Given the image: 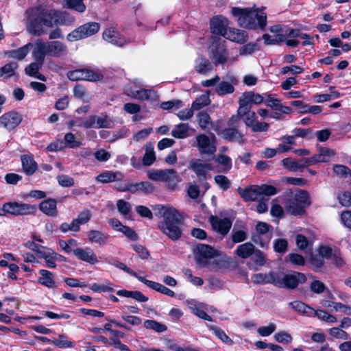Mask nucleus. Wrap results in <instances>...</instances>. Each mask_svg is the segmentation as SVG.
Segmentation results:
<instances>
[{
  "label": "nucleus",
  "mask_w": 351,
  "mask_h": 351,
  "mask_svg": "<svg viewBox=\"0 0 351 351\" xmlns=\"http://www.w3.org/2000/svg\"><path fill=\"white\" fill-rule=\"evenodd\" d=\"M27 29L34 36H42L47 33V29L58 25H71L75 19L69 14L55 9L37 8L31 10Z\"/></svg>",
  "instance_id": "nucleus-1"
},
{
  "label": "nucleus",
  "mask_w": 351,
  "mask_h": 351,
  "mask_svg": "<svg viewBox=\"0 0 351 351\" xmlns=\"http://www.w3.org/2000/svg\"><path fill=\"white\" fill-rule=\"evenodd\" d=\"M265 8H232V14L237 18L239 25L247 29L265 30L267 26V14Z\"/></svg>",
  "instance_id": "nucleus-2"
},
{
  "label": "nucleus",
  "mask_w": 351,
  "mask_h": 351,
  "mask_svg": "<svg viewBox=\"0 0 351 351\" xmlns=\"http://www.w3.org/2000/svg\"><path fill=\"white\" fill-rule=\"evenodd\" d=\"M160 213L163 221L158 225L160 230L169 239L176 241L181 237L179 226L182 223V216L178 210L170 206H162Z\"/></svg>",
  "instance_id": "nucleus-3"
},
{
  "label": "nucleus",
  "mask_w": 351,
  "mask_h": 351,
  "mask_svg": "<svg viewBox=\"0 0 351 351\" xmlns=\"http://www.w3.org/2000/svg\"><path fill=\"white\" fill-rule=\"evenodd\" d=\"M285 195L287 197L283 202L285 209L291 215H303L306 208L311 204L309 193L304 190H289L285 193Z\"/></svg>",
  "instance_id": "nucleus-4"
},
{
  "label": "nucleus",
  "mask_w": 351,
  "mask_h": 351,
  "mask_svg": "<svg viewBox=\"0 0 351 351\" xmlns=\"http://www.w3.org/2000/svg\"><path fill=\"white\" fill-rule=\"evenodd\" d=\"M219 255V252L210 245L199 244L196 246L195 260L201 267H208L209 269L219 268L218 265L212 261Z\"/></svg>",
  "instance_id": "nucleus-5"
},
{
  "label": "nucleus",
  "mask_w": 351,
  "mask_h": 351,
  "mask_svg": "<svg viewBox=\"0 0 351 351\" xmlns=\"http://www.w3.org/2000/svg\"><path fill=\"white\" fill-rule=\"evenodd\" d=\"M237 112L246 127L253 132H266L269 130V125L267 122L258 121L256 112L251 108L239 107Z\"/></svg>",
  "instance_id": "nucleus-6"
},
{
  "label": "nucleus",
  "mask_w": 351,
  "mask_h": 351,
  "mask_svg": "<svg viewBox=\"0 0 351 351\" xmlns=\"http://www.w3.org/2000/svg\"><path fill=\"white\" fill-rule=\"evenodd\" d=\"M36 212L35 205L18 202H7L3 204V217L7 215L12 216H24L34 215Z\"/></svg>",
  "instance_id": "nucleus-7"
},
{
  "label": "nucleus",
  "mask_w": 351,
  "mask_h": 351,
  "mask_svg": "<svg viewBox=\"0 0 351 351\" xmlns=\"http://www.w3.org/2000/svg\"><path fill=\"white\" fill-rule=\"evenodd\" d=\"M306 280L305 275L300 272L291 271L287 274L277 272L276 286L280 288L293 289L299 285L304 283Z\"/></svg>",
  "instance_id": "nucleus-8"
},
{
  "label": "nucleus",
  "mask_w": 351,
  "mask_h": 351,
  "mask_svg": "<svg viewBox=\"0 0 351 351\" xmlns=\"http://www.w3.org/2000/svg\"><path fill=\"white\" fill-rule=\"evenodd\" d=\"M134 85L128 86L125 88L126 94L138 100L156 101L158 99L157 93L152 89L141 87L143 84L137 80L134 81Z\"/></svg>",
  "instance_id": "nucleus-9"
},
{
  "label": "nucleus",
  "mask_w": 351,
  "mask_h": 351,
  "mask_svg": "<svg viewBox=\"0 0 351 351\" xmlns=\"http://www.w3.org/2000/svg\"><path fill=\"white\" fill-rule=\"evenodd\" d=\"M100 25L96 22L85 23L70 32L66 39L70 42L79 40L91 36L99 32Z\"/></svg>",
  "instance_id": "nucleus-10"
},
{
  "label": "nucleus",
  "mask_w": 351,
  "mask_h": 351,
  "mask_svg": "<svg viewBox=\"0 0 351 351\" xmlns=\"http://www.w3.org/2000/svg\"><path fill=\"white\" fill-rule=\"evenodd\" d=\"M228 51L225 45V41L218 40L214 41L209 47V58L215 65L222 64L228 60Z\"/></svg>",
  "instance_id": "nucleus-11"
},
{
  "label": "nucleus",
  "mask_w": 351,
  "mask_h": 351,
  "mask_svg": "<svg viewBox=\"0 0 351 351\" xmlns=\"http://www.w3.org/2000/svg\"><path fill=\"white\" fill-rule=\"evenodd\" d=\"M271 34H265L263 35V39L266 45H278L285 42L286 40V33L282 26L279 25H272L269 28Z\"/></svg>",
  "instance_id": "nucleus-12"
},
{
  "label": "nucleus",
  "mask_w": 351,
  "mask_h": 351,
  "mask_svg": "<svg viewBox=\"0 0 351 351\" xmlns=\"http://www.w3.org/2000/svg\"><path fill=\"white\" fill-rule=\"evenodd\" d=\"M22 115L16 111H10L0 117V128L8 130L15 129L22 121Z\"/></svg>",
  "instance_id": "nucleus-13"
},
{
  "label": "nucleus",
  "mask_w": 351,
  "mask_h": 351,
  "mask_svg": "<svg viewBox=\"0 0 351 351\" xmlns=\"http://www.w3.org/2000/svg\"><path fill=\"white\" fill-rule=\"evenodd\" d=\"M264 101V95L253 91L245 92L239 99V107L251 108L252 104L259 105Z\"/></svg>",
  "instance_id": "nucleus-14"
},
{
  "label": "nucleus",
  "mask_w": 351,
  "mask_h": 351,
  "mask_svg": "<svg viewBox=\"0 0 351 351\" xmlns=\"http://www.w3.org/2000/svg\"><path fill=\"white\" fill-rule=\"evenodd\" d=\"M210 25L213 34H219L223 37L229 29V21L224 16H215L210 19Z\"/></svg>",
  "instance_id": "nucleus-15"
},
{
  "label": "nucleus",
  "mask_w": 351,
  "mask_h": 351,
  "mask_svg": "<svg viewBox=\"0 0 351 351\" xmlns=\"http://www.w3.org/2000/svg\"><path fill=\"white\" fill-rule=\"evenodd\" d=\"M47 56L52 57L64 56L68 53V48L60 41L54 40L45 43Z\"/></svg>",
  "instance_id": "nucleus-16"
},
{
  "label": "nucleus",
  "mask_w": 351,
  "mask_h": 351,
  "mask_svg": "<svg viewBox=\"0 0 351 351\" xmlns=\"http://www.w3.org/2000/svg\"><path fill=\"white\" fill-rule=\"evenodd\" d=\"M210 222L213 230L223 236L229 232L232 227V221L228 218L221 219L216 216H211Z\"/></svg>",
  "instance_id": "nucleus-17"
},
{
  "label": "nucleus",
  "mask_w": 351,
  "mask_h": 351,
  "mask_svg": "<svg viewBox=\"0 0 351 351\" xmlns=\"http://www.w3.org/2000/svg\"><path fill=\"white\" fill-rule=\"evenodd\" d=\"M189 168L199 178L206 179L209 171L213 170V167L209 163L202 162L199 159H193L189 162Z\"/></svg>",
  "instance_id": "nucleus-18"
},
{
  "label": "nucleus",
  "mask_w": 351,
  "mask_h": 351,
  "mask_svg": "<svg viewBox=\"0 0 351 351\" xmlns=\"http://www.w3.org/2000/svg\"><path fill=\"white\" fill-rule=\"evenodd\" d=\"M198 150L202 154H213L216 151V147L210 139L204 134L196 136Z\"/></svg>",
  "instance_id": "nucleus-19"
},
{
  "label": "nucleus",
  "mask_w": 351,
  "mask_h": 351,
  "mask_svg": "<svg viewBox=\"0 0 351 351\" xmlns=\"http://www.w3.org/2000/svg\"><path fill=\"white\" fill-rule=\"evenodd\" d=\"M219 135L228 141L236 142L241 145L244 144L246 141L244 135L235 128L223 129Z\"/></svg>",
  "instance_id": "nucleus-20"
},
{
  "label": "nucleus",
  "mask_w": 351,
  "mask_h": 351,
  "mask_svg": "<svg viewBox=\"0 0 351 351\" xmlns=\"http://www.w3.org/2000/svg\"><path fill=\"white\" fill-rule=\"evenodd\" d=\"M73 255L79 260L86 262L89 264H96L98 263V259L93 252L90 247L85 248H76L73 251Z\"/></svg>",
  "instance_id": "nucleus-21"
},
{
  "label": "nucleus",
  "mask_w": 351,
  "mask_h": 351,
  "mask_svg": "<svg viewBox=\"0 0 351 351\" xmlns=\"http://www.w3.org/2000/svg\"><path fill=\"white\" fill-rule=\"evenodd\" d=\"M103 38L112 45L121 47L130 42V40L123 37L118 32L113 29H108L104 32Z\"/></svg>",
  "instance_id": "nucleus-22"
},
{
  "label": "nucleus",
  "mask_w": 351,
  "mask_h": 351,
  "mask_svg": "<svg viewBox=\"0 0 351 351\" xmlns=\"http://www.w3.org/2000/svg\"><path fill=\"white\" fill-rule=\"evenodd\" d=\"M223 37L239 44L244 43L248 39V35L246 32L231 27H229Z\"/></svg>",
  "instance_id": "nucleus-23"
},
{
  "label": "nucleus",
  "mask_w": 351,
  "mask_h": 351,
  "mask_svg": "<svg viewBox=\"0 0 351 351\" xmlns=\"http://www.w3.org/2000/svg\"><path fill=\"white\" fill-rule=\"evenodd\" d=\"M277 272L271 271L269 274H256L252 276V281L256 285L272 284L276 285Z\"/></svg>",
  "instance_id": "nucleus-24"
},
{
  "label": "nucleus",
  "mask_w": 351,
  "mask_h": 351,
  "mask_svg": "<svg viewBox=\"0 0 351 351\" xmlns=\"http://www.w3.org/2000/svg\"><path fill=\"white\" fill-rule=\"evenodd\" d=\"M19 64L17 62H10L0 67V78L3 80H9L18 75L17 70Z\"/></svg>",
  "instance_id": "nucleus-25"
},
{
  "label": "nucleus",
  "mask_w": 351,
  "mask_h": 351,
  "mask_svg": "<svg viewBox=\"0 0 351 351\" xmlns=\"http://www.w3.org/2000/svg\"><path fill=\"white\" fill-rule=\"evenodd\" d=\"M237 82L235 77L232 76L230 78V82H221L218 83L215 88V92L218 95L223 96L228 94H232L234 91V85Z\"/></svg>",
  "instance_id": "nucleus-26"
},
{
  "label": "nucleus",
  "mask_w": 351,
  "mask_h": 351,
  "mask_svg": "<svg viewBox=\"0 0 351 351\" xmlns=\"http://www.w3.org/2000/svg\"><path fill=\"white\" fill-rule=\"evenodd\" d=\"M238 192L247 201H255L261 199L260 188L258 185H252L246 189L239 188Z\"/></svg>",
  "instance_id": "nucleus-27"
},
{
  "label": "nucleus",
  "mask_w": 351,
  "mask_h": 351,
  "mask_svg": "<svg viewBox=\"0 0 351 351\" xmlns=\"http://www.w3.org/2000/svg\"><path fill=\"white\" fill-rule=\"evenodd\" d=\"M40 210L49 217L58 215L57 202L53 199H47L42 201L39 204Z\"/></svg>",
  "instance_id": "nucleus-28"
},
{
  "label": "nucleus",
  "mask_w": 351,
  "mask_h": 351,
  "mask_svg": "<svg viewBox=\"0 0 351 351\" xmlns=\"http://www.w3.org/2000/svg\"><path fill=\"white\" fill-rule=\"evenodd\" d=\"M40 277L38 282L49 289H54L57 287V284L54 279V275L52 272L46 269L39 270Z\"/></svg>",
  "instance_id": "nucleus-29"
},
{
  "label": "nucleus",
  "mask_w": 351,
  "mask_h": 351,
  "mask_svg": "<svg viewBox=\"0 0 351 351\" xmlns=\"http://www.w3.org/2000/svg\"><path fill=\"white\" fill-rule=\"evenodd\" d=\"M181 181L177 171L173 169H163L162 182H167L169 186L174 190L177 184Z\"/></svg>",
  "instance_id": "nucleus-30"
},
{
  "label": "nucleus",
  "mask_w": 351,
  "mask_h": 351,
  "mask_svg": "<svg viewBox=\"0 0 351 351\" xmlns=\"http://www.w3.org/2000/svg\"><path fill=\"white\" fill-rule=\"evenodd\" d=\"M123 178L120 171H106L96 177V180L101 183H109L121 180Z\"/></svg>",
  "instance_id": "nucleus-31"
},
{
  "label": "nucleus",
  "mask_w": 351,
  "mask_h": 351,
  "mask_svg": "<svg viewBox=\"0 0 351 351\" xmlns=\"http://www.w3.org/2000/svg\"><path fill=\"white\" fill-rule=\"evenodd\" d=\"M139 281L146 285L147 287L152 288L154 290H156L162 294L166 295L173 297L175 295L174 291L171 290L170 289L166 287L160 283L156 282L152 280H146L144 277L139 278Z\"/></svg>",
  "instance_id": "nucleus-32"
},
{
  "label": "nucleus",
  "mask_w": 351,
  "mask_h": 351,
  "mask_svg": "<svg viewBox=\"0 0 351 351\" xmlns=\"http://www.w3.org/2000/svg\"><path fill=\"white\" fill-rule=\"evenodd\" d=\"M235 254L241 258H247L255 253V246L250 242H246L237 247Z\"/></svg>",
  "instance_id": "nucleus-33"
},
{
  "label": "nucleus",
  "mask_w": 351,
  "mask_h": 351,
  "mask_svg": "<svg viewBox=\"0 0 351 351\" xmlns=\"http://www.w3.org/2000/svg\"><path fill=\"white\" fill-rule=\"evenodd\" d=\"M154 191V186L149 182L129 184V191L132 193L142 192L145 194H149L152 193Z\"/></svg>",
  "instance_id": "nucleus-34"
},
{
  "label": "nucleus",
  "mask_w": 351,
  "mask_h": 351,
  "mask_svg": "<svg viewBox=\"0 0 351 351\" xmlns=\"http://www.w3.org/2000/svg\"><path fill=\"white\" fill-rule=\"evenodd\" d=\"M22 167L27 175H32L37 169V164L32 155L21 156Z\"/></svg>",
  "instance_id": "nucleus-35"
},
{
  "label": "nucleus",
  "mask_w": 351,
  "mask_h": 351,
  "mask_svg": "<svg viewBox=\"0 0 351 351\" xmlns=\"http://www.w3.org/2000/svg\"><path fill=\"white\" fill-rule=\"evenodd\" d=\"M46 47L45 42L41 40H37L35 43V47L33 50L32 54L36 62L43 64L45 56L47 55L46 52Z\"/></svg>",
  "instance_id": "nucleus-36"
},
{
  "label": "nucleus",
  "mask_w": 351,
  "mask_h": 351,
  "mask_svg": "<svg viewBox=\"0 0 351 351\" xmlns=\"http://www.w3.org/2000/svg\"><path fill=\"white\" fill-rule=\"evenodd\" d=\"M195 69L198 73L206 75L212 71L213 66L208 59L199 56L195 60Z\"/></svg>",
  "instance_id": "nucleus-37"
},
{
  "label": "nucleus",
  "mask_w": 351,
  "mask_h": 351,
  "mask_svg": "<svg viewBox=\"0 0 351 351\" xmlns=\"http://www.w3.org/2000/svg\"><path fill=\"white\" fill-rule=\"evenodd\" d=\"M43 64L34 62L29 64L25 69V73L31 77H34L41 81L45 82L46 77L44 75L39 73Z\"/></svg>",
  "instance_id": "nucleus-38"
},
{
  "label": "nucleus",
  "mask_w": 351,
  "mask_h": 351,
  "mask_svg": "<svg viewBox=\"0 0 351 351\" xmlns=\"http://www.w3.org/2000/svg\"><path fill=\"white\" fill-rule=\"evenodd\" d=\"M31 47L32 44L28 43L17 49L7 51L5 54L9 58L21 60L27 55Z\"/></svg>",
  "instance_id": "nucleus-39"
},
{
  "label": "nucleus",
  "mask_w": 351,
  "mask_h": 351,
  "mask_svg": "<svg viewBox=\"0 0 351 351\" xmlns=\"http://www.w3.org/2000/svg\"><path fill=\"white\" fill-rule=\"evenodd\" d=\"M289 305L297 312L308 317H312L313 308L302 302L296 300L290 302Z\"/></svg>",
  "instance_id": "nucleus-40"
},
{
  "label": "nucleus",
  "mask_w": 351,
  "mask_h": 351,
  "mask_svg": "<svg viewBox=\"0 0 351 351\" xmlns=\"http://www.w3.org/2000/svg\"><path fill=\"white\" fill-rule=\"evenodd\" d=\"M171 136L176 138H186L189 136V125L180 123L175 126L171 131Z\"/></svg>",
  "instance_id": "nucleus-41"
},
{
  "label": "nucleus",
  "mask_w": 351,
  "mask_h": 351,
  "mask_svg": "<svg viewBox=\"0 0 351 351\" xmlns=\"http://www.w3.org/2000/svg\"><path fill=\"white\" fill-rule=\"evenodd\" d=\"M318 253L320 257L312 258V263L319 267L324 264V258H328L332 256V249L328 246H321L318 250Z\"/></svg>",
  "instance_id": "nucleus-42"
},
{
  "label": "nucleus",
  "mask_w": 351,
  "mask_h": 351,
  "mask_svg": "<svg viewBox=\"0 0 351 351\" xmlns=\"http://www.w3.org/2000/svg\"><path fill=\"white\" fill-rule=\"evenodd\" d=\"M73 94L75 97L82 100L84 103L90 102L92 99V95L83 86L77 85L73 88Z\"/></svg>",
  "instance_id": "nucleus-43"
},
{
  "label": "nucleus",
  "mask_w": 351,
  "mask_h": 351,
  "mask_svg": "<svg viewBox=\"0 0 351 351\" xmlns=\"http://www.w3.org/2000/svg\"><path fill=\"white\" fill-rule=\"evenodd\" d=\"M191 310L193 314H195L198 317L207 320L212 321V318L210 315H208L206 312V305L201 303H197L194 305L191 306Z\"/></svg>",
  "instance_id": "nucleus-44"
},
{
  "label": "nucleus",
  "mask_w": 351,
  "mask_h": 351,
  "mask_svg": "<svg viewBox=\"0 0 351 351\" xmlns=\"http://www.w3.org/2000/svg\"><path fill=\"white\" fill-rule=\"evenodd\" d=\"M88 237L91 243L104 245L106 243L108 236L98 230H90L88 233Z\"/></svg>",
  "instance_id": "nucleus-45"
},
{
  "label": "nucleus",
  "mask_w": 351,
  "mask_h": 351,
  "mask_svg": "<svg viewBox=\"0 0 351 351\" xmlns=\"http://www.w3.org/2000/svg\"><path fill=\"white\" fill-rule=\"evenodd\" d=\"M210 104V99L209 97V91L207 90L193 102L192 108L195 110H199L201 108L209 105Z\"/></svg>",
  "instance_id": "nucleus-46"
},
{
  "label": "nucleus",
  "mask_w": 351,
  "mask_h": 351,
  "mask_svg": "<svg viewBox=\"0 0 351 351\" xmlns=\"http://www.w3.org/2000/svg\"><path fill=\"white\" fill-rule=\"evenodd\" d=\"M208 328L213 331V334L223 343L229 346L234 344L233 340L230 338L222 329L214 326H209Z\"/></svg>",
  "instance_id": "nucleus-47"
},
{
  "label": "nucleus",
  "mask_w": 351,
  "mask_h": 351,
  "mask_svg": "<svg viewBox=\"0 0 351 351\" xmlns=\"http://www.w3.org/2000/svg\"><path fill=\"white\" fill-rule=\"evenodd\" d=\"M312 317H317L319 320H322V321H324V322H326L330 323V324L335 323L337 321V318L334 315L327 313L325 311L321 310V309L315 310L313 308V313H312Z\"/></svg>",
  "instance_id": "nucleus-48"
},
{
  "label": "nucleus",
  "mask_w": 351,
  "mask_h": 351,
  "mask_svg": "<svg viewBox=\"0 0 351 351\" xmlns=\"http://www.w3.org/2000/svg\"><path fill=\"white\" fill-rule=\"evenodd\" d=\"M335 153L333 150L327 148H322L319 153L315 154L317 163L327 162L335 156Z\"/></svg>",
  "instance_id": "nucleus-49"
},
{
  "label": "nucleus",
  "mask_w": 351,
  "mask_h": 351,
  "mask_svg": "<svg viewBox=\"0 0 351 351\" xmlns=\"http://www.w3.org/2000/svg\"><path fill=\"white\" fill-rule=\"evenodd\" d=\"M216 161L221 165V168L219 170L220 172L227 173L232 168V160L228 156L220 154L217 157Z\"/></svg>",
  "instance_id": "nucleus-50"
},
{
  "label": "nucleus",
  "mask_w": 351,
  "mask_h": 351,
  "mask_svg": "<svg viewBox=\"0 0 351 351\" xmlns=\"http://www.w3.org/2000/svg\"><path fill=\"white\" fill-rule=\"evenodd\" d=\"M156 160L155 152L152 145H147L145 153L143 157V163L145 166H150Z\"/></svg>",
  "instance_id": "nucleus-51"
},
{
  "label": "nucleus",
  "mask_w": 351,
  "mask_h": 351,
  "mask_svg": "<svg viewBox=\"0 0 351 351\" xmlns=\"http://www.w3.org/2000/svg\"><path fill=\"white\" fill-rule=\"evenodd\" d=\"M52 343L55 346L60 348H73L75 346V343L69 341L64 335H59L57 339L52 340Z\"/></svg>",
  "instance_id": "nucleus-52"
},
{
  "label": "nucleus",
  "mask_w": 351,
  "mask_h": 351,
  "mask_svg": "<svg viewBox=\"0 0 351 351\" xmlns=\"http://www.w3.org/2000/svg\"><path fill=\"white\" fill-rule=\"evenodd\" d=\"M84 0H64V6L67 8L73 9L79 12H83L86 10Z\"/></svg>",
  "instance_id": "nucleus-53"
},
{
  "label": "nucleus",
  "mask_w": 351,
  "mask_h": 351,
  "mask_svg": "<svg viewBox=\"0 0 351 351\" xmlns=\"http://www.w3.org/2000/svg\"><path fill=\"white\" fill-rule=\"evenodd\" d=\"M144 326L147 329H151L157 332H162L166 331L167 329L165 324L159 323L155 320H146L144 322Z\"/></svg>",
  "instance_id": "nucleus-54"
},
{
  "label": "nucleus",
  "mask_w": 351,
  "mask_h": 351,
  "mask_svg": "<svg viewBox=\"0 0 351 351\" xmlns=\"http://www.w3.org/2000/svg\"><path fill=\"white\" fill-rule=\"evenodd\" d=\"M96 128H109L112 126V120L106 114L95 116Z\"/></svg>",
  "instance_id": "nucleus-55"
},
{
  "label": "nucleus",
  "mask_w": 351,
  "mask_h": 351,
  "mask_svg": "<svg viewBox=\"0 0 351 351\" xmlns=\"http://www.w3.org/2000/svg\"><path fill=\"white\" fill-rule=\"evenodd\" d=\"M183 106V102L178 99L164 101L160 104V108L165 110H177Z\"/></svg>",
  "instance_id": "nucleus-56"
},
{
  "label": "nucleus",
  "mask_w": 351,
  "mask_h": 351,
  "mask_svg": "<svg viewBox=\"0 0 351 351\" xmlns=\"http://www.w3.org/2000/svg\"><path fill=\"white\" fill-rule=\"evenodd\" d=\"M84 80L90 82H98L103 79L104 75L99 71L90 69H84Z\"/></svg>",
  "instance_id": "nucleus-57"
},
{
  "label": "nucleus",
  "mask_w": 351,
  "mask_h": 351,
  "mask_svg": "<svg viewBox=\"0 0 351 351\" xmlns=\"http://www.w3.org/2000/svg\"><path fill=\"white\" fill-rule=\"evenodd\" d=\"M215 182L220 189L227 191L231 186V182L225 176L217 175L214 178Z\"/></svg>",
  "instance_id": "nucleus-58"
},
{
  "label": "nucleus",
  "mask_w": 351,
  "mask_h": 351,
  "mask_svg": "<svg viewBox=\"0 0 351 351\" xmlns=\"http://www.w3.org/2000/svg\"><path fill=\"white\" fill-rule=\"evenodd\" d=\"M264 95L266 96L265 97H264V101H263V102H265V105L272 109L277 110V109L278 108L279 106L281 104L280 100H279L278 99L275 97L274 95L265 94Z\"/></svg>",
  "instance_id": "nucleus-59"
},
{
  "label": "nucleus",
  "mask_w": 351,
  "mask_h": 351,
  "mask_svg": "<svg viewBox=\"0 0 351 351\" xmlns=\"http://www.w3.org/2000/svg\"><path fill=\"white\" fill-rule=\"evenodd\" d=\"M284 167L291 171H296L299 169H302L301 162H297L289 158H287L282 161Z\"/></svg>",
  "instance_id": "nucleus-60"
},
{
  "label": "nucleus",
  "mask_w": 351,
  "mask_h": 351,
  "mask_svg": "<svg viewBox=\"0 0 351 351\" xmlns=\"http://www.w3.org/2000/svg\"><path fill=\"white\" fill-rule=\"evenodd\" d=\"M117 207L119 213L123 216L128 215L132 209L130 204L123 199H119L117 202Z\"/></svg>",
  "instance_id": "nucleus-61"
},
{
  "label": "nucleus",
  "mask_w": 351,
  "mask_h": 351,
  "mask_svg": "<svg viewBox=\"0 0 351 351\" xmlns=\"http://www.w3.org/2000/svg\"><path fill=\"white\" fill-rule=\"evenodd\" d=\"M274 337L277 342L284 344L290 343L293 340L291 335L285 331L276 333Z\"/></svg>",
  "instance_id": "nucleus-62"
},
{
  "label": "nucleus",
  "mask_w": 351,
  "mask_h": 351,
  "mask_svg": "<svg viewBox=\"0 0 351 351\" xmlns=\"http://www.w3.org/2000/svg\"><path fill=\"white\" fill-rule=\"evenodd\" d=\"M329 333L332 337L341 340H347L349 338V335L346 331L337 327L330 328Z\"/></svg>",
  "instance_id": "nucleus-63"
},
{
  "label": "nucleus",
  "mask_w": 351,
  "mask_h": 351,
  "mask_svg": "<svg viewBox=\"0 0 351 351\" xmlns=\"http://www.w3.org/2000/svg\"><path fill=\"white\" fill-rule=\"evenodd\" d=\"M339 203L343 206H350L351 205V193L348 191H343L339 193L338 195Z\"/></svg>",
  "instance_id": "nucleus-64"
}]
</instances>
